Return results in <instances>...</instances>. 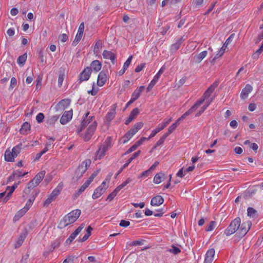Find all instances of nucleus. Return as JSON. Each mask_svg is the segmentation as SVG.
Instances as JSON below:
<instances>
[{
	"label": "nucleus",
	"mask_w": 263,
	"mask_h": 263,
	"mask_svg": "<svg viewBox=\"0 0 263 263\" xmlns=\"http://www.w3.org/2000/svg\"><path fill=\"white\" fill-rule=\"evenodd\" d=\"M251 226L252 222L248 220L241 223L240 218L236 217L224 230V234L227 236H230L236 233L239 237L242 238L248 233Z\"/></svg>",
	"instance_id": "nucleus-1"
},
{
	"label": "nucleus",
	"mask_w": 263,
	"mask_h": 263,
	"mask_svg": "<svg viewBox=\"0 0 263 263\" xmlns=\"http://www.w3.org/2000/svg\"><path fill=\"white\" fill-rule=\"evenodd\" d=\"M217 85L218 84L215 83L211 85L204 93L202 98L197 101L194 104V107H198L205 100H208L206 101L205 104L200 108L199 110V112L196 116H199L203 113L210 103L213 101V99L212 98H210L209 99V98L211 96V94L214 91Z\"/></svg>",
	"instance_id": "nucleus-2"
},
{
	"label": "nucleus",
	"mask_w": 263,
	"mask_h": 263,
	"mask_svg": "<svg viewBox=\"0 0 263 263\" xmlns=\"http://www.w3.org/2000/svg\"><path fill=\"white\" fill-rule=\"evenodd\" d=\"M81 210L76 209L66 215L60 221L58 228L62 229L66 226L74 222L80 216Z\"/></svg>",
	"instance_id": "nucleus-3"
},
{
	"label": "nucleus",
	"mask_w": 263,
	"mask_h": 263,
	"mask_svg": "<svg viewBox=\"0 0 263 263\" xmlns=\"http://www.w3.org/2000/svg\"><path fill=\"white\" fill-rule=\"evenodd\" d=\"M91 164V161L89 159L86 160L82 162V163L79 165L78 167L75 171L74 176L73 177V179L78 180L80 179L83 174L86 172L88 166Z\"/></svg>",
	"instance_id": "nucleus-4"
},
{
	"label": "nucleus",
	"mask_w": 263,
	"mask_h": 263,
	"mask_svg": "<svg viewBox=\"0 0 263 263\" xmlns=\"http://www.w3.org/2000/svg\"><path fill=\"white\" fill-rule=\"evenodd\" d=\"M63 186L62 182H60L57 187L53 190L52 193L49 195L47 199L45 201L44 203V206H48L49 204L54 201L57 197V196L60 194Z\"/></svg>",
	"instance_id": "nucleus-5"
},
{
	"label": "nucleus",
	"mask_w": 263,
	"mask_h": 263,
	"mask_svg": "<svg viewBox=\"0 0 263 263\" xmlns=\"http://www.w3.org/2000/svg\"><path fill=\"white\" fill-rule=\"evenodd\" d=\"M106 144L102 145L96 152V159H101L105 156L106 152L110 147V137H108L105 141Z\"/></svg>",
	"instance_id": "nucleus-6"
},
{
	"label": "nucleus",
	"mask_w": 263,
	"mask_h": 263,
	"mask_svg": "<svg viewBox=\"0 0 263 263\" xmlns=\"http://www.w3.org/2000/svg\"><path fill=\"white\" fill-rule=\"evenodd\" d=\"M45 173V171H42L38 173L33 179L29 182L30 187H34L38 185L44 177Z\"/></svg>",
	"instance_id": "nucleus-7"
},
{
	"label": "nucleus",
	"mask_w": 263,
	"mask_h": 263,
	"mask_svg": "<svg viewBox=\"0 0 263 263\" xmlns=\"http://www.w3.org/2000/svg\"><path fill=\"white\" fill-rule=\"evenodd\" d=\"M91 73V68L87 67L80 74L79 77V83L89 79Z\"/></svg>",
	"instance_id": "nucleus-8"
},
{
	"label": "nucleus",
	"mask_w": 263,
	"mask_h": 263,
	"mask_svg": "<svg viewBox=\"0 0 263 263\" xmlns=\"http://www.w3.org/2000/svg\"><path fill=\"white\" fill-rule=\"evenodd\" d=\"M71 100L70 99H65L60 101L55 106L56 111H62L67 108L70 105Z\"/></svg>",
	"instance_id": "nucleus-9"
},
{
	"label": "nucleus",
	"mask_w": 263,
	"mask_h": 263,
	"mask_svg": "<svg viewBox=\"0 0 263 263\" xmlns=\"http://www.w3.org/2000/svg\"><path fill=\"white\" fill-rule=\"evenodd\" d=\"M97 127V122L93 121L92 123L88 127L84 136L85 141H87L90 139L92 135L96 130Z\"/></svg>",
	"instance_id": "nucleus-10"
},
{
	"label": "nucleus",
	"mask_w": 263,
	"mask_h": 263,
	"mask_svg": "<svg viewBox=\"0 0 263 263\" xmlns=\"http://www.w3.org/2000/svg\"><path fill=\"white\" fill-rule=\"evenodd\" d=\"M89 112H88L85 114L83 116V120L81 123V127L80 128L78 129V133H80L81 132L83 129L87 126V125L90 123L91 121H92V119L94 118L93 116L88 117Z\"/></svg>",
	"instance_id": "nucleus-11"
},
{
	"label": "nucleus",
	"mask_w": 263,
	"mask_h": 263,
	"mask_svg": "<svg viewBox=\"0 0 263 263\" xmlns=\"http://www.w3.org/2000/svg\"><path fill=\"white\" fill-rule=\"evenodd\" d=\"M72 109L65 111L60 119L61 124L64 125L68 123L72 119Z\"/></svg>",
	"instance_id": "nucleus-12"
},
{
	"label": "nucleus",
	"mask_w": 263,
	"mask_h": 263,
	"mask_svg": "<svg viewBox=\"0 0 263 263\" xmlns=\"http://www.w3.org/2000/svg\"><path fill=\"white\" fill-rule=\"evenodd\" d=\"M215 250L213 248L209 249L206 252L203 263H212L215 255Z\"/></svg>",
	"instance_id": "nucleus-13"
},
{
	"label": "nucleus",
	"mask_w": 263,
	"mask_h": 263,
	"mask_svg": "<svg viewBox=\"0 0 263 263\" xmlns=\"http://www.w3.org/2000/svg\"><path fill=\"white\" fill-rule=\"evenodd\" d=\"M107 80V74L104 70L101 71L98 75L97 85L99 86H103Z\"/></svg>",
	"instance_id": "nucleus-14"
},
{
	"label": "nucleus",
	"mask_w": 263,
	"mask_h": 263,
	"mask_svg": "<svg viewBox=\"0 0 263 263\" xmlns=\"http://www.w3.org/2000/svg\"><path fill=\"white\" fill-rule=\"evenodd\" d=\"M252 89L253 88L250 84H247L245 88L242 89L240 95V98L243 100L247 99Z\"/></svg>",
	"instance_id": "nucleus-15"
},
{
	"label": "nucleus",
	"mask_w": 263,
	"mask_h": 263,
	"mask_svg": "<svg viewBox=\"0 0 263 263\" xmlns=\"http://www.w3.org/2000/svg\"><path fill=\"white\" fill-rule=\"evenodd\" d=\"M117 104H113L111 107L110 111L106 115V120L108 122H110L114 118L116 113V109L117 108Z\"/></svg>",
	"instance_id": "nucleus-16"
},
{
	"label": "nucleus",
	"mask_w": 263,
	"mask_h": 263,
	"mask_svg": "<svg viewBox=\"0 0 263 263\" xmlns=\"http://www.w3.org/2000/svg\"><path fill=\"white\" fill-rule=\"evenodd\" d=\"M28 234V232L27 230L25 229L24 230V231L20 235L17 241L14 245L15 248H18L21 246H22V243H23L25 239L26 238L27 235Z\"/></svg>",
	"instance_id": "nucleus-17"
},
{
	"label": "nucleus",
	"mask_w": 263,
	"mask_h": 263,
	"mask_svg": "<svg viewBox=\"0 0 263 263\" xmlns=\"http://www.w3.org/2000/svg\"><path fill=\"white\" fill-rule=\"evenodd\" d=\"M102 55L104 59L110 60L112 64L115 63L116 57L111 51L105 50L103 52Z\"/></svg>",
	"instance_id": "nucleus-18"
},
{
	"label": "nucleus",
	"mask_w": 263,
	"mask_h": 263,
	"mask_svg": "<svg viewBox=\"0 0 263 263\" xmlns=\"http://www.w3.org/2000/svg\"><path fill=\"white\" fill-rule=\"evenodd\" d=\"M106 187H103L102 186H98L95 190L93 193L92 195V198L96 199L100 197L105 191Z\"/></svg>",
	"instance_id": "nucleus-19"
},
{
	"label": "nucleus",
	"mask_w": 263,
	"mask_h": 263,
	"mask_svg": "<svg viewBox=\"0 0 263 263\" xmlns=\"http://www.w3.org/2000/svg\"><path fill=\"white\" fill-rule=\"evenodd\" d=\"M164 202V199L162 196L157 195L153 197L151 201V204L153 206H159L162 204Z\"/></svg>",
	"instance_id": "nucleus-20"
},
{
	"label": "nucleus",
	"mask_w": 263,
	"mask_h": 263,
	"mask_svg": "<svg viewBox=\"0 0 263 263\" xmlns=\"http://www.w3.org/2000/svg\"><path fill=\"white\" fill-rule=\"evenodd\" d=\"M91 70H93L96 72H98L101 70L102 67L101 63L98 60H95L92 61L90 64Z\"/></svg>",
	"instance_id": "nucleus-21"
},
{
	"label": "nucleus",
	"mask_w": 263,
	"mask_h": 263,
	"mask_svg": "<svg viewBox=\"0 0 263 263\" xmlns=\"http://www.w3.org/2000/svg\"><path fill=\"white\" fill-rule=\"evenodd\" d=\"M15 157L13 155L12 151L9 149L6 151L5 153V160L8 162H13Z\"/></svg>",
	"instance_id": "nucleus-22"
},
{
	"label": "nucleus",
	"mask_w": 263,
	"mask_h": 263,
	"mask_svg": "<svg viewBox=\"0 0 263 263\" xmlns=\"http://www.w3.org/2000/svg\"><path fill=\"white\" fill-rule=\"evenodd\" d=\"M30 124L28 122H25L22 125L21 128L20 130V132L21 134L23 135H26L27 134L28 131H29L30 130Z\"/></svg>",
	"instance_id": "nucleus-23"
},
{
	"label": "nucleus",
	"mask_w": 263,
	"mask_h": 263,
	"mask_svg": "<svg viewBox=\"0 0 263 263\" xmlns=\"http://www.w3.org/2000/svg\"><path fill=\"white\" fill-rule=\"evenodd\" d=\"M247 215L250 218H255L258 217L257 211L254 208L249 207L247 209Z\"/></svg>",
	"instance_id": "nucleus-24"
},
{
	"label": "nucleus",
	"mask_w": 263,
	"mask_h": 263,
	"mask_svg": "<svg viewBox=\"0 0 263 263\" xmlns=\"http://www.w3.org/2000/svg\"><path fill=\"white\" fill-rule=\"evenodd\" d=\"M22 148V143H20L16 146L13 147L12 149V152L15 157H16L18 154L21 152Z\"/></svg>",
	"instance_id": "nucleus-25"
},
{
	"label": "nucleus",
	"mask_w": 263,
	"mask_h": 263,
	"mask_svg": "<svg viewBox=\"0 0 263 263\" xmlns=\"http://www.w3.org/2000/svg\"><path fill=\"white\" fill-rule=\"evenodd\" d=\"M143 125V123L141 122L137 123L129 130L135 135Z\"/></svg>",
	"instance_id": "nucleus-26"
},
{
	"label": "nucleus",
	"mask_w": 263,
	"mask_h": 263,
	"mask_svg": "<svg viewBox=\"0 0 263 263\" xmlns=\"http://www.w3.org/2000/svg\"><path fill=\"white\" fill-rule=\"evenodd\" d=\"M141 153V151L139 150L135 152L133 155L128 159V160L123 165V167H126L136 157L139 156Z\"/></svg>",
	"instance_id": "nucleus-27"
},
{
	"label": "nucleus",
	"mask_w": 263,
	"mask_h": 263,
	"mask_svg": "<svg viewBox=\"0 0 263 263\" xmlns=\"http://www.w3.org/2000/svg\"><path fill=\"white\" fill-rule=\"evenodd\" d=\"M164 174L159 173L157 174L154 178V182L156 184H159L162 181V178H163Z\"/></svg>",
	"instance_id": "nucleus-28"
},
{
	"label": "nucleus",
	"mask_w": 263,
	"mask_h": 263,
	"mask_svg": "<svg viewBox=\"0 0 263 263\" xmlns=\"http://www.w3.org/2000/svg\"><path fill=\"white\" fill-rule=\"evenodd\" d=\"M37 195V193H35V195H32V197H31L30 198H29L28 199V200L27 201L25 206L24 207L25 209H26L27 211L30 209V208L35 198V197Z\"/></svg>",
	"instance_id": "nucleus-29"
},
{
	"label": "nucleus",
	"mask_w": 263,
	"mask_h": 263,
	"mask_svg": "<svg viewBox=\"0 0 263 263\" xmlns=\"http://www.w3.org/2000/svg\"><path fill=\"white\" fill-rule=\"evenodd\" d=\"M226 47H224V46H222L221 47V48L220 49V50L217 52V53H216L215 57H214V58L213 59L212 62H214V61L220 58V57H221L223 53H224L225 52V50H226Z\"/></svg>",
	"instance_id": "nucleus-30"
},
{
	"label": "nucleus",
	"mask_w": 263,
	"mask_h": 263,
	"mask_svg": "<svg viewBox=\"0 0 263 263\" xmlns=\"http://www.w3.org/2000/svg\"><path fill=\"white\" fill-rule=\"evenodd\" d=\"M80 233V232L76 230L74 232H73L69 237L66 240V243H70L72 240L76 237V236Z\"/></svg>",
	"instance_id": "nucleus-31"
},
{
	"label": "nucleus",
	"mask_w": 263,
	"mask_h": 263,
	"mask_svg": "<svg viewBox=\"0 0 263 263\" xmlns=\"http://www.w3.org/2000/svg\"><path fill=\"white\" fill-rule=\"evenodd\" d=\"M208 52L206 51H203L199 53L197 55L196 58V61L198 63H200L206 55H207Z\"/></svg>",
	"instance_id": "nucleus-32"
},
{
	"label": "nucleus",
	"mask_w": 263,
	"mask_h": 263,
	"mask_svg": "<svg viewBox=\"0 0 263 263\" xmlns=\"http://www.w3.org/2000/svg\"><path fill=\"white\" fill-rule=\"evenodd\" d=\"M59 118V115H53L48 120L47 123L49 125H53L58 121Z\"/></svg>",
	"instance_id": "nucleus-33"
},
{
	"label": "nucleus",
	"mask_w": 263,
	"mask_h": 263,
	"mask_svg": "<svg viewBox=\"0 0 263 263\" xmlns=\"http://www.w3.org/2000/svg\"><path fill=\"white\" fill-rule=\"evenodd\" d=\"M90 183L87 181L80 187L77 194V196H79L82 192H83L89 186Z\"/></svg>",
	"instance_id": "nucleus-34"
},
{
	"label": "nucleus",
	"mask_w": 263,
	"mask_h": 263,
	"mask_svg": "<svg viewBox=\"0 0 263 263\" xmlns=\"http://www.w3.org/2000/svg\"><path fill=\"white\" fill-rule=\"evenodd\" d=\"M181 121V117L178 118L175 123L173 124L171 126L169 127L168 129V131L169 133H172L177 127V125L179 124L180 121Z\"/></svg>",
	"instance_id": "nucleus-35"
},
{
	"label": "nucleus",
	"mask_w": 263,
	"mask_h": 263,
	"mask_svg": "<svg viewBox=\"0 0 263 263\" xmlns=\"http://www.w3.org/2000/svg\"><path fill=\"white\" fill-rule=\"evenodd\" d=\"M27 54L25 53L21 56H20L17 60V63L20 65H24L25 63L26 59H27Z\"/></svg>",
	"instance_id": "nucleus-36"
},
{
	"label": "nucleus",
	"mask_w": 263,
	"mask_h": 263,
	"mask_svg": "<svg viewBox=\"0 0 263 263\" xmlns=\"http://www.w3.org/2000/svg\"><path fill=\"white\" fill-rule=\"evenodd\" d=\"M134 135L129 130L123 137V143L124 144L126 143Z\"/></svg>",
	"instance_id": "nucleus-37"
},
{
	"label": "nucleus",
	"mask_w": 263,
	"mask_h": 263,
	"mask_svg": "<svg viewBox=\"0 0 263 263\" xmlns=\"http://www.w3.org/2000/svg\"><path fill=\"white\" fill-rule=\"evenodd\" d=\"M34 187H30L29 185V183H28L27 187L25 189L23 194V198L25 200L26 199V196L30 193L31 190L33 189Z\"/></svg>",
	"instance_id": "nucleus-38"
},
{
	"label": "nucleus",
	"mask_w": 263,
	"mask_h": 263,
	"mask_svg": "<svg viewBox=\"0 0 263 263\" xmlns=\"http://www.w3.org/2000/svg\"><path fill=\"white\" fill-rule=\"evenodd\" d=\"M172 121V119L170 118V119L166 120V121L164 122L163 123L160 124L159 125L158 127H157L158 129L160 132L161 130L163 129Z\"/></svg>",
	"instance_id": "nucleus-39"
},
{
	"label": "nucleus",
	"mask_w": 263,
	"mask_h": 263,
	"mask_svg": "<svg viewBox=\"0 0 263 263\" xmlns=\"http://www.w3.org/2000/svg\"><path fill=\"white\" fill-rule=\"evenodd\" d=\"M139 114V110L138 108H135L130 112L129 116H130L134 120Z\"/></svg>",
	"instance_id": "nucleus-40"
},
{
	"label": "nucleus",
	"mask_w": 263,
	"mask_h": 263,
	"mask_svg": "<svg viewBox=\"0 0 263 263\" xmlns=\"http://www.w3.org/2000/svg\"><path fill=\"white\" fill-rule=\"evenodd\" d=\"M102 41L99 40L95 44L94 47V52L97 53L99 52V49L102 47Z\"/></svg>",
	"instance_id": "nucleus-41"
},
{
	"label": "nucleus",
	"mask_w": 263,
	"mask_h": 263,
	"mask_svg": "<svg viewBox=\"0 0 263 263\" xmlns=\"http://www.w3.org/2000/svg\"><path fill=\"white\" fill-rule=\"evenodd\" d=\"M83 35L77 33L72 45L74 46H76L81 40Z\"/></svg>",
	"instance_id": "nucleus-42"
},
{
	"label": "nucleus",
	"mask_w": 263,
	"mask_h": 263,
	"mask_svg": "<svg viewBox=\"0 0 263 263\" xmlns=\"http://www.w3.org/2000/svg\"><path fill=\"white\" fill-rule=\"evenodd\" d=\"M216 222L214 221H211L209 225L206 227V231L208 232L212 231V230H214V229L216 227Z\"/></svg>",
	"instance_id": "nucleus-43"
},
{
	"label": "nucleus",
	"mask_w": 263,
	"mask_h": 263,
	"mask_svg": "<svg viewBox=\"0 0 263 263\" xmlns=\"http://www.w3.org/2000/svg\"><path fill=\"white\" fill-rule=\"evenodd\" d=\"M163 71L164 68L163 67H161L159 70L158 72L154 76L153 80L157 82L159 79L160 78V75L163 72Z\"/></svg>",
	"instance_id": "nucleus-44"
},
{
	"label": "nucleus",
	"mask_w": 263,
	"mask_h": 263,
	"mask_svg": "<svg viewBox=\"0 0 263 263\" xmlns=\"http://www.w3.org/2000/svg\"><path fill=\"white\" fill-rule=\"evenodd\" d=\"M133 59V56L130 55L128 57L127 60L125 61V62L124 64L123 67L124 69H127L129 65L131 63L132 60Z\"/></svg>",
	"instance_id": "nucleus-45"
},
{
	"label": "nucleus",
	"mask_w": 263,
	"mask_h": 263,
	"mask_svg": "<svg viewBox=\"0 0 263 263\" xmlns=\"http://www.w3.org/2000/svg\"><path fill=\"white\" fill-rule=\"evenodd\" d=\"M138 147V145L135 143L132 146H131L125 153L124 155L128 154L133 151H135L137 147Z\"/></svg>",
	"instance_id": "nucleus-46"
},
{
	"label": "nucleus",
	"mask_w": 263,
	"mask_h": 263,
	"mask_svg": "<svg viewBox=\"0 0 263 263\" xmlns=\"http://www.w3.org/2000/svg\"><path fill=\"white\" fill-rule=\"evenodd\" d=\"M44 118V115L43 113L40 112L37 114L36 117V120L39 123L43 122Z\"/></svg>",
	"instance_id": "nucleus-47"
},
{
	"label": "nucleus",
	"mask_w": 263,
	"mask_h": 263,
	"mask_svg": "<svg viewBox=\"0 0 263 263\" xmlns=\"http://www.w3.org/2000/svg\"><path fill=\"white\" fill-rule=\"evenodd\" d=\"M170 252L173 253L174 254H177L180 252L181 250L178 247H175V246H172V249H170Z\"/></svg>",
	"instance_id": "nucleus-48"
},
{
	"label": "nucleus",
	"mask_w": 263,
	"mask_h": 263,
	"mask_svg": "<svg viewBox=\"0 0 263 263\" xmlns=\"http://www.w3.org/2000/svg\"><path fill=\"white\" fill-rule=\"evenodd\" d=\"M144 240H135L132 241L129 245L130 246H140L142 245L143 244V241Z\"/></svg>",
	"instance_id": "nucleus-49"
},
{
	"label": "nucleus",
	"mask_w": 263,
	"mask_h": 263,
	"mask_svg": "<svg viewBox=\"0 0 263 263\" xmlns=\"http://www.w3.org/2000/svg\"><path fill=\"white\" fill-rule=\"evenodd\" d=\"M27 211V210L23 208L17 213V214L15 216V218L16 216H18V217H22L26 213Z\"/></svg>",
	"instance_id": "nucleus-50"
},
{
	"label": "nucleus",
	"mask_w": 263,
	"mask_h": 263,
	"mask_svg": "<svg viewBox=\"0 0 263 263\" xmlns=\"http://www.w3.org/2000/svg\"><path fill=\"white\" fill-rule=\"evenodd\" d=\"M16 79L14 77L12 78L11 79L9 89H12L16 86Z\"/></svg>",
	"instance_id": "nucleus-51"
},
{
	"label": "nucleus",
	"mask_w": 263,
	"mask_h": 263,
	"mask_svg": "<svg viewBox=\"0 0 263 263\" xmlns=\"http://www.w3.org/2000/svg\"><path fill=\"white\" fill-rule=\"evenodd\" d=\"M198 107H194V105L188 111H187L183 115H182V119L190 115L192 112L197 109Z\"/></svg>",
	"instance_id": "nucleus-52"
},
{
	"label": "nucleus",
	"mask_w": 263,
	"mask_h": 263,
	"mask_svg": "<svg viewBox=\"0 0 263 263\" xmlns=\"http://www.w3.org/2000/svg\"><path fill=\"white\" fill-rule=\"evenodd\" d=\"M117 194V193L114 191L112 192H111L110 194L108 195V196L107 197L106 200H109V201H111L114 198V197L116 196Z\"/></svg>",
	"instance_id": "nucleus-53"
},
{
	"label": "nucleus",
	"mask_w": 263,
	"mask_h": 263,
	"mask_svg": "<svg viewBox=\"0 0 263 263\" xmlns=\"http://www.w3.org/2000/svg\"><path fill=\"white\" fill-rule=\"evenodd\" d=\"M140 96V94L136 90L134 91V92L132 93V98L131 99L135 101Z\"/></svg>",
	"instance_id": "nucleus-54"
},
{
	"label": "nucleus",
	"mask_w": 263,
	"mask_h": 263,
	"mask_svg": "<svg viewBox=\"0 0 263 263\" xmlns=\"http://www.w3.org/2000/svg\"><path fill=\"white\" fill-rule=\"evenodd\" d=\"M84 30V24L83 22L81 23L79 26L77 33L83 35Z\"/></svg>",
	"instance_id": "nucleus-55"
},
{
	"label": "nucleus",
	"mask_w": 263,
	"mask_h": 263,
	"mask_svg": "<svg viewBox=\"0 0 263 263\" xmlns=\"http://www.w3.org/2000/svg\"><path fill=\"white\" fill-rule=\"evenodd\" d=\"M156 83L157 82H156L155 80L153 79L146 88L147 91H149L152 89V88L155 86Z\"/></svg>",
	"instance_id": "nucleus-56"
},
{
	"label": "nucleus",
	"mask_w": 263,
	"mask_h": 263,
	"mask_svg": "<svg viewBox=\"0 0 263 263\" xmlns=\"http://www.w3.org/2000/svg\"><path fill=\"white\" fill-rule=\"evenodd\" d=\"M60 244V241L58 240H57L55 242H54L52 244V247L50 248V252H52L54 249L57 247H58Z\"/></svg>",
	"instance_id": "nucleus-57"
},
{
	"label": "nucleus",
	"mask_w": 263,
	"mask_h": 263,
	"mask_svg": "<svg viewBox=\"0 0 263 263\" xmlns=\"http://www.w3.org/2000/svg\"><path fill=\"white\" fill-rule=\"evenodd\" d=\"M64 79V74H60L58 78V85L61 87L62 85Z\"/></svg>",
	"instance_id": "nucleus-58"
},
{
	"label": "nucleus",
	"mask_w": 263,
	"mask_h": 263,
	"mask_svg": "<svg viewBox=\"0 0 263 263\" xmlns=\"http://www.w3.org/2000/svg\"><path fill=\"white\" fill-rule=\"evenodd\" d=\"M129 224H130L129 221H126L125 220H121L119 225L121 227L126 228V227H128V226H129Z\"/></svg>",
	"instance_id": "nucleus-59"
},
{
	"label": "nucleus",
	"mask_w": 263,
	"mask_h": 263,
	"mask_svg": "<svg viewBox=\"0 0 263 263\" xmlns=\"http://www.w3.org/2000/svg\"><path fill=\"white\" fill-rule=\"evenodd\" d=\"M160 131L158 129V128H156L154 130L152 131V133L149 136V137L147 138V140H149L150 139H151L152 137H154L158 133H159Z\"/></svg>",
	"instance_id": "nucleus-60"
},
{
	"label": "nucleus",
	"mask_w": 263,
	"mask_h": 263,
	"mask_svg": "<svg viewBox=\"0 0 263 263\" xmlns=\"http://www.w3.org/2000/svg\"><path fill=\"white\" fill-rule=\"evenodd\" d=\"M233 37V34H231L226 41L225 43L223 45V46H224L226 47V48H227V46L232 41Z\"/></svg>",
	"instance_id": "nucleus-61"
},
{
	"label": "nucleus",
	"mask_w": 263,
	"mask_h": 263,
	"mask_svg": "<svg viewBox=\"0 0 263 263\" xmlns=\"http://www.w3.org/2000/svg\"><path fill=\"white\" fill-rule=\"evenodd\" d=\"M145 66V64L142 63L138 65L135 68V72H139L141 71Z\"/></svg>",
	"instance_id": "nucleus-62"
},
{
	"label": "nucleus",
	"mask_w": 263,
	"mask_h": 263,
	"mask_svg": "<svg viewBox=\"0 0 263 263\" xmlns=\"http://www.w3.org/2000/svg\"><path fill=\"white\" fill-rule=\"evenodd\" d=\"M132 204L134 207H135V208L140 207L141 209L143 208L145 206V204L144 202H140L139 203H132Z\"/></svg>",
	"instance_id": "nucleus-63"
},
{
	"label": "nucleus",
	"mask_w": 263,
	"mask_h": 263,
	"mask_svg": "<svg viewBox=\"0 0 263 263\" xmlns=\"http://www.w3.org/2000/svg\"><path fill=\"white\" fill-rule=\"evenodd\" d=\"M97 175V173L94 172L92 174V175L89 177L88 179L87 180V182H88L89 183H91V182L93 181V179L96 177Z\"/></svg>",
	"instance_id": "nucleus-64"
}]
</instances>
